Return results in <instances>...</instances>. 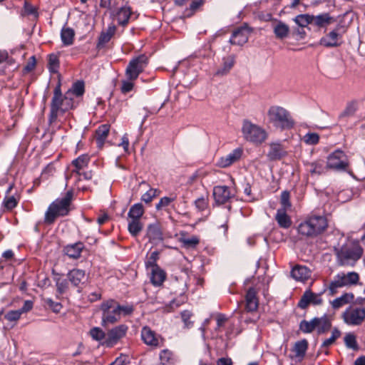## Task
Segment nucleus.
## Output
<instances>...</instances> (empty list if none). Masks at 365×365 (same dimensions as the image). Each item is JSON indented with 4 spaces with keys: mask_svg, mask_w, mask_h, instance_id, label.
I'll list each match as a JSON object with an SVG mask.
<instances>
[{
    "mask_svg": "<svg viewBox=\"0 0 365 365\" xmlns=\"http://www.w3.org/2000/svg\"><path fill=\"white\" fill-rule=\"evenodd\" d=\"M119 309L120 304L113 299L103 302L101 306L102 311V326L106 327L118 322L120 318Z\"/></svg>",
    "mask_w": 365,
    "mask_h": 365,
    "instance_id": "nucleus-7",
    "label": "nucleus"
},
{
    "mask_svg": "<svg viewBox=\"0 0 365 365\" xmlns=\"http://www.w3.org/2000/svg\"><path fill=\"white\" fill-rule=\"evenodd\" d=\"M135 80H131L126 78L125 80L122 81V85L120 87V91L123 93H127L131 91L134 88V81Z\"/></svg>",
    "mask_w": 365,
    "mask_h": 365,
    "instance_id": "nucleus-53",
    "label": "nucleus"
},
{
    "mask_svg": "<svg viewBox=\"0 0 365 365\" xmlns=\"http://www.w3.org/2000/svg\"><path fill=\"white\" fill-rule=\"evenodd\" d=\"M356 110V103H349L344 112L341 114V116H348L353 115L355 111Z\"/></svg>",
    "mask_w": 365,
    "mask_h": 365,
    "instance_id": "nucleus-61",
    "label": "nucleus"
},
{
    "mask_svg": "<svg viewBox=\"0 0 365 365\" xmlns=\"http://www.w3.org/2000/svg\"><path fill=\"white\" fill-rule=\"evenodd\" d=\"M33 301L26 300L20 309L9 311L5 314L4 317L9 322H17L21 318L22 314L29 312L33 309Z\"/></svg>",
    "mask_w": 365,
    "mask_h": 365,
    "instance_id": "nucleus-16",
    "label": "nucleus"
},
{
    "mask_svg": "<svg viewBox=\"0 0 365 365\" xmlns=\"http://www.w3.org/2000/svg\"><path fill=\"white\" fill-rule=\"evenodd\" d=\"M273 31L277 38L282 39L288 36L289 28L286 24L277 21L273 25Z\"/></svg>",
    "mask_w": 365,
    "mask_h": 365,
    "instance_id": "nucleus-30",
    "label": "nucleus"
},
{
    "mask_svg": "<svg viewBox=\"0 0 365 365\" xmlns=\"http://www.w3.org/2000/svg\"><path fill=\"white\" fill-rule=\"evenodd\" d=\"M74 31L70 28H63L61 33V40L64 45L68 46L73 43Z\"/></svg>",
    "mask_w": 365,
    "mask_h": 365,
    "instance_id": "nucleus-41",
    "label": "nucleus"
},
{
    "mask_svg": "<svg viewBox=\"0 0 365 365\" xmlns=\"http://www.w3.org/2000/svg\"><path fill=\"white\" fill-rule=\"evenodd\" d=\"M141 339L145 344L155 347L160 346L162 341L161 338L148 327H144L142 329Z\"/></svg>",
    "mask_w": 365,
    "mask_h": 365,
    "instance_id": "nucleus-15",
    "label": "nucleus"
},
{
    "mask_svg": "<svg viewBox=\"0 0 365 365\" xmlns=\"http://www.w3.org/2000/svg\"><path fill=\"white\" fill-rule=\"evenodd\" d=\"M72 197L73 192L68 191L63 197L53 202L45 214V222L51 224L57 217L66 215L70 210Z\"/></svg>",
    "mask_w": 365,
    "mask_h": 365,
    "instance_id": "nucleus-3",
    "label": "nucleus"
},
{
    "mask_svg": "<svg viewBox=\"0 0 365 365\" xmlns=\"http://www.w3.org/2000/svg\"><path fill=\"white\" fill-rule=\"evenodd\" d=\"M300 329L303 332L310 333L316 329L315 318L311 321H302L300 324Z\"/></svg>",
    "mask_w": 365,
    "mask_h": 365,
    "instance_id": "nucleus-47",
    "label": "nucleus"
},
{
    "mask_svg": "<svg viewBox=\"0 0 365 365\" xmlns=\"http://www.w3.org/2000/svg\"><path fill=\"white\" fill-rule=\"evenodd\" d=\"M44 302L55 313H59L62 309V305L59 302H56L51 298L44 299Z\"/></svg>",
    "mask_w": 365,
    "mask_h": 365,
    "instance_id": "nucleus-54",
    "label": "nucleus"
},
{
    "mask_svg": "<svg viewBox=\"0 0 365 365\" xmlns=\"http://www.w3.org/2000/svg\"><path fill=\"white\" fill-rule=\"evenodd\" d=\"M349 165L346 155L340 150H336L327 158V168L336 170H345Z\"/></svg>",
    "mask_w": 365,
    "mask_h": 365,
    "instance_id": "nucleus-10",
    "label": "nucleus"
},
{
    "mask_svg": "<svg viewBox=\"0 0 365 365\" xmlns=\"http://www.w3.org/2000/svg\"><path fill=\"white\" fill-rule=\"evenodd\" d=\"M115 32V26H108L106 31L102 32L99 39H98V46H103L105 43H108L111 37L114 35Z\"/></svg>",
    "mask_w": 365,
    "mask_h": 365,
    "instance_id": "nucleus-40",
    "label": "nucleus"
},
{
    "mask_svg": "<svg viewBox=\"0 0 365 365\" xmlns=\"http://www.w3.org/2000/svg\"><path fill=\"white\" fill-rule=\"evenodd\" d=\"M159 190L157 189L150 188L142 195L141 200L146 203H149L159 195Z\"/></svg>",
    "mask_w": 365,
    "mask_h": 365,
    "instance_id": "nucleus-48",
    "label": "nucleus"
},
{
    "mask_svg": "<svg viewBox=\"0 0 365 365\" xmlns=\"http://www.w3.org/2000/svg\"><path fill=\"white\" fill-rule=\"evenodd\" d=\"M307 346L308 343L306 340H302L296 342L293 349L295 356L302 358L307 351Z\"/></svg>",
    "mask_w": 365,
    "mask_h": 365,
    "instance_id": "nucleus-42",
    "label": "nucleus"
},
{
    "mask_svg": "<svg viewBox=\"0 0 365 365\" xmlns=\"http://www.w3.org/2000/svg\"><path fill=\"white\" fill-rule=\"evenodd\" d=\"M316 321V329L318 334H323L331 328V321L327 316H324L320 318H315Z\"/></svg>",
    "mask_w": 365,
    "mask_h": 365,
    "instance_id": "nucleus-33",
    "label": "nucleus"
},
{
    "mask_svg": "<svg viewBox=\"0 0 365 365\" xmlns=\"http://www.w3.org/2000/svg\"><path fill=\"white\" fill-rule=\"evenodd\" d=\"M359 279V274L355 272H350L347 274L339 273L331 282L329 287V291L332 294H334L338 288L356 284Z\"/></svg>",
    "mask_w": 365,
    "mask_h": 365,
    "instance_id": "nucleus-8",
    "label": "nucleus"
},
{
    "mask_svg": "<svg viewBox=\"0 0 365 365\" xmlns=\"http://www.w3.org/2000/svg\"><path fill=\"white\" fill-rule=\"evenodd\" d=\"M354 296L352 293H346L341 297L334 299L331 304L334 309H339L341 307L350 303L353 301Z\"/></svg>",
    "mask_w": 365,
    "mask_h": 365,
    "instance_id": "nucleus-34",
    "label": "nucleus"
},
{
    "mask_svg": "<svg viewBox=\"0 0 365 365\" xmlns=\"http://www.w3.org/2000/svg\"><path fill=\"white\" fill-rule=\"evenodd\" d=\"M180 242L185 248H193L199 243V239L197 237L192 236L191 237L182 238Z\"/></svg>",
    "mask_w": 365,
    "mask_h": 365,
    "instance_id": "nucleus-51",
    "label": "nucleus"
},
{
    "mask_svg": "<svg viewBox=\"0 0 365 365\" xmlns=\"http://www.w3.org/2000/svg\"><path fill=\"white\" fill-rule=\"evenodd\" d=\"M294 22L301 27H305L313 22V16L300 14L295 17Z\"/></svg>",
    "mask_w": 365,
    "mask_h": 365,
    "instance_id": "nucleus-44",
    "label": "nucleus"
},
{
    "mask_svg": "<svg viewBox=\"0 0 365 365\" xmlns=\"http://www.w3.org/2000/svg\"><path fill=\"white\" fill-rule=\"evenodd\" d=\"M281 204V209L287 210L291 207V203L289 202V193L288 192L284 191L282 192Z\"/></svg>",
    "mask_w": 365,
    "mask_h": 365,
    "instance_id": "nucleus-56",
    "label": "nucleus"
},
{
    "mask_svg": "<svg viewBox=\"0 0 365 365\" xmlns=\"http://www.w3.org/2000/svg\"><path fill=\"white\" fill-rule=\"evenodd\" d=\"M89 160L90 158L88 155H82L76 160H73L72 164L75 167V169L72 171V173H76L77 175H78L79 171L88 165Z\"/></svg>",
    "mask_w": 365,
    "mask_h": 365,
    "instance_id": "nucleus-35",
    "label": "nucleus"
},
{
    "mask_svg": "<svg viewBox=\"0 0 365 365\" xmlns=\"http://www.w3.org/2000/svg\"><path fill=\"white\" fill-rule=\"evenodd\" d=\"M292 277L297 281L304 282L311 276V271L305 266L297 265L292 272Z\"/></svg>",
    "mask_w": 365,
    "mask_h": 365,
    "instance_id": "nucleus-23",
    "label": "nucleus"
},
{
    "mask_svg": "<svg viewBox=\"0 0 365 365\" xmlns=\"http://www.w3.org/2000/svg\"><path fill=\"white\" fill-rule=\"evenodd\" d=\"M144 214V207L141 203H136L132 205L128 213V220H140Z\"/></svg>",
    "mask_w": 365,
    "mask_h": 365,
    "instance_id": "nucleus-32",
    "label": "nucleus"
},
{
    "mask_svg": "<svg viewBox=\"0 0 365 365\" xmlns=\"http://www.w3.org/2000/svg\"><path fill=\"white\" fill-rule=\"evenodd\" d=\"M286 155V151L279 143L270 144V150L269 151L268 156L272 160H277L282 158Z\"/></svg>",
    "mask_w": 365,
    "mask_h": 365,
    "instance_id": "nucleus-28",
    "label": "nucleus"
},
{
    "mask_svg": "<svg viewBox=\"0 0 365 365\" xmlns=\"http://www.w3.org/2000/svg\"><path fill=\"white\" fill-rule=\"evenodd\" d=\"M67 92L71 93V96L75 95L76 96H81L84 93V83L81 81L75 83L72 88Z\"/></svg>",
    "mask_w": 365,
    "mask_h": 365,
    "instance_id": "nucleus-49",
    "label": "nucleus"
},
{
    "mask_svg": "<svg viewBox=\"0 0 365 365\" xmlns=\"http://www.w3.org/2000/svg\"><path fill=\"white\" fill-rule=\"evenodd\" d=\"M131 9L128 6H124L118 9L113 12V19L118 21L120 25L125 26L128 23L131 17Z\"/></svg>",
    "mask_w": 365,
    "mask_h": 365,
    "instance_id": "nucleus-20",
    "label": "nucleus"
},
{
    "mask_svg": "<svg viewBox=\"0 0 365 365\" xmlns=\"http://www.w3.org/2000/svg\"><path fill=\"white\" fill-rule=\"evenodd\" d=\"M127 330L128 327L125 325H119L113 328L108 331L106 338L102 342V344L108 347L114 346L125 335Z\"/></svg>",
    "mask_w": 365,
    "mask_h": 365,
    "instance_id": "nucleus-13",
    "label": "nucleus"
},
{
    "mask_svg": "<svg viewBox=\"0 0 365 365\" xmlns=\"http://www.w3.org/2000/svg\"><path fill=\"white\" fill-rule=\"evenodd\" d=\"M287 210L279 209L277 212L275 219L281 227L288 228L291 226L292 221L286 214Z\"/></svg>",
    "mask_w": 365,
    "mask_h": 365,
    "instance_id": "nucleus-31",
    "label": "nucleus"
},
{
    "mask_svg": "<svg viewBox=\"0 0 365 365\" xmlns=\"http://www.w3.org/2000/svg\"><path fill=\"white\" fill-rule=\"evenodd\" d=\"M147 236L151 243L157 245L163 241V237L160 225L154 223L148 225Z\"/></svg>",
    "mask_w": 365,
    "mask_h": 365,
    "instance_id": "nucleus-21",
    "label": "nucleus"
},
{
    "mask_svg": "<svg viewBox=\"0 0 365 365\" xmlns=\"http://www.w3.org/2000/svg\"><path fill=\"white\" fill-rule=\"evenodd\" d=\"M133 308L130 305H125V306L120 305V309H119L120 316H121V314L129 315L133 312Z\"/></svg>",
    "mask_w": 365,
    "mask_h": 365,
    "instance_id": "nucleus-64",
    "label": "nucleus"
},
{
    "mask_svg": "<svg viewBox=\"0 0 365 365\" xmlns=\"http://www.w3.org/2000/svg\"><path fill=\"white\" fill-rule=\"evenodd\" d=\"M158 253L157 252H153L151 253L150 256L148 259L145 262L147 268H153V267H158L155 264V262L158 259Z\"/></svg>",
    "mask_w": 365,
    "mask_h": 365,
    "instance_id": "nucleus-60",
    "label": "nucleus"
},
{
    "mask_svg": "<svg viewBox=\"0 0 365 365\" xmlns=\"http://www.w3.org/2000/svg\"><path fill=\"white\" fill-rule=\"evenodd\" d=\"M175 200V197H162L159 202L156 205V209L157 210H162L173 202Z\"/></svg>",
    "mask_w": 365,
    "mask_h": 365,
    "instance_id": "nucleus-55",
    "label": "nucleus"
},
{
    "mask_svg": "<svg viewBox=\"0 0 365 365\" xmlns=\"http://www.w3.org/2000/svg\"><path fill=\"white\" fill-rule=\"evenodd\" d=\"M344 341L347 347L354 349L356 347V337L352 334H348L344 337Z\"/></svg>",
    "mask_w": 365,
    "mask_h": 365,
    "instance_id": "nucleus-57",
    "label": "nucleus"
},
{
    "mask_svg": "<svg viewBox=\"0 0 365 365\" xmlns=\"http://www.w3.org/2000/svg\"><path fill=\"white\" fill-rule=\"evenodd\" d=\"M73 108V102L71 98V93L66 92L63 97L60 86L56 87L54 90L51 101L49 122L51 123L56 122L58 118H61Z\"/></svg>",
    "mask_w": 365,
    "mask_h": 365,
    "instance_id": "nucleus-1",
    "label": "nucleus"
},
{
    "mask_svg": "<svg viewBox=\"0 0 365 365\" xmlns=\"http://www.w3.org/2000/svg\"><path fill=\"white\" fill-rule=\"evenodd\" d=\"M342 317L348 325H360L365 319V309L350 307L344 312Z\"/></svg>",
    "mask_w": 365,
    "mask_h": 365,
    "instance_id": "nucleus-11",
    "label": "nucleus"
},
{
    "mask_svg": "<svg viewBox=\"0 0 365 365\" xmlns=\"http://www.w3.org/2000/svg\"><path fill=\"white\" fill-rule=\"evenodd\" d=\"M213 196L217 204H224L230 199L232 194L227 186L218 185L213 189Z\"/></svg>",
    "mask_w": 365,
    "mask_h": 365,
    "instance_id": "nucleus-17",
    "label": "nucleus"
},
{
    "mask_svg": "<svg viewBox=\"0 0 365 365\" xmlns=\"http://www.w3.org/2000/svg\"><path fill=\"white\" fill-rule=\"evenodd\" d=\"M59 67L58 58L55 54H51L48 57V68L51 73H56Z\"/></svg>",
    "mask_w": 365,
    "mask_h": 365,
    "instance_id": "nucleus-46",
    "label": "nucleus"
},
{
    "mask_svg": "<svg viewBox=\"0 0 365 365\" xmlns=\"http://www.w3.org/2000/svg\"><path fill=\"white\" fill-rule=\"evenodd\" d=\"M339 336L340 331L336 329H334L331 331V336L323 341L321 346V351H324L327 354V352L325 349L334 344L336 339L339 337Z\"/></svg>",
    "mask_w": 365,
    "mask_h": 365,
    "instance_id": "nucleus-43",
    "label": "nucleus"
},
{
    "mask_svg": "<svg viewBox=\"0 0 365 365\" xmlns=\"http://www.w3.org/2000/svg\"><path fill=\"white\" fill-rule=\"evenodd\" d=\"M14 185H10L9 188L6 190V195L4 200V205L7 210H11L14 208L18 203L19 199L14 195H9L11 192Z\"/></svg>",
    "mask_w": 365,
    "mask_h": 365,
    "instance_id": "nucleus-36",
    "label": "nucleus"
},
{
    "mask_svg": "<svg viewBox=\"0 0 365 365\" xmlns=\"http://www.w3.org/2000/svg\"><path fill=\"white\" fill-rule=\"evenodd\" d=\"M192 314L189 311H184L181 313L182 320L184 322L185 328H190L192 326V322L190 320Z\"/></svg>",
    "mask_w": 365,
    "mask_h": 365,
    "instance_id": "nucleus-58",
    "label": "nucleus"
},
{
    "mask_svg": "<svg viewBox=\"0 0 365 365\" xmlns=\"http://www.w3.org/2000/svg\"><path fill=\"white\" fill-rule=\"evenodd\" d=\"M69 281L76 287H81L88 281V275L85 271L79 269H74L68 274Z\"/></svg>",
    "mask_w": 365,
    "mask_h": 365,
    "instance_id": "nucleus-18",
    "label": "nucleus"
},
{
    "mask_svg": "<svg viewBox=\"0 0 365 365\" xmlns=\"http://www.w3.org/2000/svg\"><path fill=\"white\" fill-rule=\"evenodd\" d=\"M190 1L189 7L187 8L183 13L184 17L192 16L204 4L203 0H190Z\"/></svg>",
    "mask_w": 365,
    "mask_h": 365,
    "instance_id": "nucleus-39",
    "label": "nucleus"
},
{
    "mask_svg": "<svg viewBox=\"0 0 365 365\" xmlns=\"http://www.w3.org/2000/svg\"><path fill=\"white\" fill-rule=\"evenodd\" d=\"M57 291L59 294L64 293L68 289V282L66 279H58L56 282Z\"/></svg>",
    "mask_w": 365,
    "mask_h": 365,
    "instance_id": "nucleus-62",
    "label": "nucleus"
},
{
    "mask_svg": "<svg viewBox=\"0 0 365 365\" xmlns=\"http://www.w3.org/2000/svg\"><path fill=\"white\" fill-rule=\"evenodd\" d=\"M334 18L329 16L328 14H322L318 16H313V22L315 25L320 26V27H324L327 25H329L332 23H334Z\"/></svg>",
    "mask_w": 365,
    "mask_h": 365,
    "instance_id": "nucleus-38",
    "label": "nucleus"
},
{
    "mask_svg": "<svg viewBox=\"0 0 365 365\" xmlns=\"http://www.w3.org/2000/svg\"><path fill=\"white\" fill-rule=\"evenodd\" d=\"M110 125L103 124L96 131V140L98 148H102L109 133Z\"/></svg>",
    "mask_w": 365,
    "mask_h": 365,
    "instance_id": "nucleus-25",
    "label": "nucleus"
},
{
    "mask_svg": "<svg viewBox=\"0 0 365 365\" xmlns=\"http://www.w3.org/2000/svg\"><path fill=\"white\" fill-rule=\"evenodd\" d=\"M266 119L269 124L280 130L291 129L294 125V121L289 112L279 106H272L268 108Z\"/></svg>",
    "mask_w": 365,
    "mask_h": 365,
    "instance_id": "nucleus-2",
    "label": "nucleus"
},
{
    "mask_svg": "<svg viewBox=\"0 0 365 365\" xmlns=\"http://www.w3.org/2000/svg\"><path fill=\"white\" fill-rule=\"evenodd\" d=\"M303 140L307 145H316L319 143V136L316 133H308L303 137Z\"/></svg>",
    "mask_w": 365,
    "mask_h": 365,
    "instance_id": "nucleus-50",
    "label": "nucleus"
},
{
    "mask_svg": "<svg viewBox=\"0 0 365 365\" xmlns=\"http://www.w3.org/2000/svg\"><path fill=\"white\" fill-rule=\"evenodd\" d=\"M344 32L343 27L338 26L322 38L320 43L326 47H334L343 42L342 36Z\"/></svg>",
    "mask_w": 365,
    "mask_h": 365,
    "instance_id": "nucleus-12",
    "label": "nucleus"
},
{
    "mask_svg": "<svg viewBox=\"0 0 365 365\" xmlns=\"http://www.w3.org/2000/svg\"><path fill=\"white\" fill-rule=\"evenodd\" d=\"M242 155V150L240 148H236L227 155L219 158L217 165L222 168H227L238 161L241 158Z\"/></svg>",
    "mask_w": 365,
    "mask_h": 365,
    "instance_id": "nucleus-14",
    "label": "nucleus"
},
{
    "mask_svg": "<svg viewBox=\"0 0 365 365\" xmlns=\"http://www.w3.org/2000/svg\"><path fill=\"white\" fill-rule=\"evenodd\" d=\"M246 309L248 312L255 311L258 307V299L257 292L254 288H250L246 294Z\"/></svg>",
    "mask_w": 365,
    "mask_h": 365,
    "instance_id": "nucleus-24",
    "label": "nucleus"
},
{
    "mask_svg": "<svg viewBox=\"0 0 365 365\" xmlns=\"http://www.w3.org/2000/svg\"><path fill=\"white\" fill-rule=\"evenodd\" d=\"M327 225L328 223L326 217L323 216H313L299 225L298 232L304 236L314 237L324 232Z\"/></svg>",
    "mask_w": 365,
    "mask_h": 365,
    "instance_id": "nucleus-4",
    "label": "nucleus"
},
{
    "mask_svg": "<svg viewBox=\"0 0 365 365\" xmlns=\"http://www.w3.org/2000/svg\"><path fill=\"white\" fill-rule=\"evenodd\" d=\"M83 249V245L81 242L68 245L65 247L64 251L66 255L70 258L76 259L80 257Z\"/></svg>",
    "mask_w": 365,
    "mask_h": 365,
    "instance_id": "nucleus-29",
    "label": "nucleus"
},
{
    "mask_svg": "<svg viewBox=\"0 0 365 365\" xmlns=\"http://www.w3.org/2000/svg\"><path fill=\"white\" fill-rule=\"evenodd\" d=\"M235 64V57L228 56L223 58L222 66L217 70L216 75L224 76L227 74Z\"/></svg>",
    "mask_w": 365,
    "mask_h": 365,
    "instance_id": "nucleus-27",
    "label": "nucleus"
},
{
    "mask_svg": "<svg viewBox=\"0 0 365 365\" xmlns=\"http://www.w3.org/2000/svg\"><path fill=\"white\" fill-rule=\"evenodd\" d=\"M148 64V58L145 55L133 58L128 63L125 74L126 78L136 80L138 76L144 71Z\"/></svg>",
    "mask_w": 365,
    "mask_h": 365,
    "instance_id": "nucleus-9",
    "label": "nucleus"
},
{
    "mask_svg": "<svg viewBox=\"0 0 365 365\" xmlns=\"http://www.w3.org/2000/svg\"><path fill=\"white\" fill-rule=\"evenodd\" d=\"M195 208L198 211L202 212V211L205 210L208 207L207 197L202 196V197L197 198L195 201Z\"/></svg>",
    "mask_w": 365,
    "mask_h": 365,
    "instance_id": "nucleus-52",
    "label": "nucleus"
},
{
    "mask_svg": "<svg viewBox=\"0 0 365 365\" xmlns=\"http://www.w3.org/2000/svg\"><path fill=\"white\" fill-rule=\"evenodd\" d=\"M151 277L150 280L155 286H160L165 281L166 274L165 272L159 267H153L150 268Z\"/></svg>",
    "mask_w": 365,
    "mask_h": 365,
    "instance_id": "nucleus-26",
    "label": "nucleus"
},
{
    "mask_svg": "<svg viewBox=\"0 0 365 365\" xmlns=\"http://www.w3.org/2000/svg\"><path fill=\"white\" fill-rule=\"evenodd\" d=\"M250 31L247 28H241L235 31L230 38V43L235 45H243L249 38Z\"/></svg>",
    "mask_w": 365,
    "mask_h": 365,
    "instance_id": "nucleus-22",
    "label": "nucleus"
},
{
    "mask_svg": "<svg viewBox=\"0 0 365 365\" xmlns=\"http://www.w3.org/2000/svg\"><path fill=\"white\" fill-rule=\"evenodd\" d=\"M90 335L93 339L101 341V343L106 339V334L105 332L99 327H94L91 329Z\"/></svg>",
    "mask_w": 365,
    "mask_h": 365,
    "instance_id": "nucleus-45",
    "label": "nucleus"
},
{
    "mask_svg": "<svg viewBox=\"0 0 365 365\" xmlns=\"http://www.w3.org/2000/svg\"><path fill=\"white\" fill-rule=\"evenodd\" d=\"M363 249L357 243L343 246L337 252V257L342 265L351 264L357 261L362 255Z\"/></svg>",
    "mask_w": 365,
    "mask_h": 365,
    "instance_id": "nucleus-5",
    "label": "nucleus"
},
{
    "mask_svg": "<svg viewBox=\"0 0 365 365\" xmlns=\"http://www.w3.org/2000/svg\"><path fill=\"white\" fill-rule=\"evenodd\" d=\"M172 352L168 349L163 350L160 354V359L163 364H165L170 361L172 357Z\"/></svg>",
    "mask_w": 365,
    "mask_h": 365,
    "instance_id": "nucleus-59",
    "label": "nucleus"
},
{
    "mask_svg": "<svg viewBox=\"0 0 365 365\" xmlns=\"http://www.w3.org/2000/svg\"><path fill=\"white\" fill-rule=\"evenodd\" d=\"M242 133L247 140L254 143H262L267 138V133L264 128L247 120L242 124Z\"/></svg>",
    "mask_w": 365,
    "mask_h": 365,
    "instance_id": "nucleus-6",
    "label": "nucleus"
},
{
    "mask_svg": "<svg viewBox=\"0 0 365 365\" xmlns=\"http://www.w3.org/2000/svg\"><path fill=\"white\" fill-rule=\"evenodd\" d=\"M128 230L132 236H138L143 230V224L140 220H128Z\"/></svg>",
    "mask_w": 365,
    "mask_h": 365,
    "instance_id": "nucleus-37",
    "label": "nucleus"
},
{
    "mask_svg": "<svg viewBox=\"0 0 365 365\" xmlns=\"http://www.w3.org/2000/svg\"><path fill=\"white\" fill-rule=\"evenodd\" d=\"M322 302V299L319 294H314L311 291H306L299 302V307L304 309L309 304L314 305L320 304Z\"/></svg>",
    "mask_w": 365,
    "mask_h": 365,
    "instance_id": "nucleus-19",
    "label": "nucleus"
},
{
    "mask_svg": "<svg viewBox=\"0 0 365 365\" xmlns=\"http://www.w3.org/2000/svg\"><path fill=\"white\" fill-rule=\"evenodd\" d=\"M309 172L312 174H320L322 172V166L317 163L310 164Z\"/></svg>",
    "mask_w": 365,
    "mask_h": 365,
    "instance_id": "nucleus-63",
    "label": "nucleus"
}]
</instances>
